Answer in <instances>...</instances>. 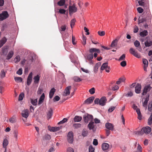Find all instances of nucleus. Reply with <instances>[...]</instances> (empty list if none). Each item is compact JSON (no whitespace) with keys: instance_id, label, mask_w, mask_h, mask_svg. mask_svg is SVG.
Returning a JSON list of instances; mask_svg holds the SVG:
<instances>
[{"instance_id":"1","label":"nucleus","mask_w":152,"mask_h":152,"mask_svg":"<svg viewBox=\"0 0 152 152\" xmlns=\"http://www.w3.org/2000/svg\"><path fill=\"white\" fill-rule=\"evenodd\" d=\"M151 131V128L148 126H147L143 128L141 131L139 132L138 134H142L143 133V132L146 134H149Z\"/></svg>"},{"instance_id":"2","label":"nucleus","mask_w":152,"mask_h":152,"mask_svg":"<svg viewBox=\"0 0 152 152\" xmlns=\"http://www.w3.org/2000/svg\"><path fill=\"white\" fill-rule=\"evenodd\" d=\"M77 11V8L76 7L75 4H73L72 6H69V11L70 15H72L73 13L76 12Z\"/></svg>"},{"instance_id":"3","label":"nucleus","mask_w":152,"mask_h":152,"mask_svg":"<svg viewBox=\"0 0 152 152\" xmlns=\"http://www.w3.org/2000/svg\"><path fill=\"white\" fill-rule=\"evenodd\" d=\"M9 15L7 11H3L0 14V21H2L8 17Z\"/></svg>"},{"instance_id":"4","label":"nucleus","mask_w":152,"mask_h":152,"mask_svg":"<svg viewBox=\"0 0 152 152\" xmlns=\"http://www.w3.org/2000/svg\"><path fill=\"white\" fill-rule=\"evenodd\" d=\"M130 53L135 57L140 58L141 56L136 51L135 49L133 48H131L129 50Z\"/></svg>"},{"instance_id":"5","label":"nucleus","mask_w":152,"mask_h":152,"mask_svg":"<svg viewBox=\"0 0 152 152\" xmlns=\"http://www.w3.org/2000/svg\"><path fill=\"white\" fill-rule=\"evenodd\" d=\"M67 140L69 143H72L73 141V134L72 132H69L67 134Z\"/></svg>"},{"instance_id":"6","label":"nucleus","mask_w":152,"mask_h":152,"mask_svg":"<svg viewBox=\"0 0 152 152\" xmlns=\"http://www.w3.org/2000/svg\"><path fill=\"white\" fill-rule=\"evenodd\" d=\"M108 64L107 63H103L101 67V70H103L105 69L106 72H110V67L108 66Z\"/></svg>"},{"instance_id":"7","label":"nucleus","mask_w":152,"mask_h":152,"mask_svg":"<svg viewBox=\"0 0 152 152\" xmlns=\"http://www.w3.org/2000/svg\"><path fill=\"white\" fill-rule=\"evenodd\" d=\"M90 53H92L95 52L94 54V56L95 58H96L97 56V54L96 53H99L100 52V50L99 49L96 48H91L89 49V50Z\"/></svg>"},{"instance_id":"8","label":"nucleus","mask_w":152,"mask_h":152,"mask_svg":"<svg viewBox=\"0 0 152 152\" xmlns=\"http://www.w3.org/2000/svg\"><path fill=\"white\" fill-rule=\"evenodd\" d=\"M72 86H67L65 89L63 94V95L64 96H66L69 95L70 93V90L71 89Z\"/></svg>"},{"instance_id":"9","label":"nucleus","mask_w":152,"mask_h":152,"mask_svg":"<svg viewBox=\"0 0 152 152\" xmlns=\"http://www.w3.org/2000/svg\"><path fill=\"white\" fill-rule=\"evenodd\" d=\"M93 118V116L91 115H87L86 116L84 117V121L86 123H88L89 121L92 120Z\"/></svg>"},{"instance_id":"10","label":"nucleus","mask_w":152,"mask_h":152,"mask_svg":"<svg viewBox=\"0 0 152 152\" xmlns=\"http://www.w3.org/2000/svg\"><path fill=\"white\" fill-rule=\"evenodd\" d=\"M88 127L90 130L92 129L93 131L94 132L96 130L94 123L93 122H90L88 125Z\"/></svg>"},{"instance_id":"11","label":"nucleus","mask_w":152,"mask_h":152,"mask_svg":"<svg viewBox=\"0 0 152 152\" xmlns=\"http://www.w3.org/2000/svg\"><path fill=\"white\" fill-rule=\"evenodd\" d=\"M151 87L150 86H146L144 88L142 94L143 96L145 95L147 92L151 90Z\"/></svg>"},{"instance_id":"12","label":"nucleus","mask_w":152,"mask_h":152,"mask_svg":"<svg viewBox=\"0 0 152 152\" xmlns=\"http://www.w3.org/2000/svg\"><path fill=\"white\" fill-rule=\"evenodd\" d=\"M100 105L102 106L104 105L107 101V99L106 97L104 96L102 97L100 99Z\"/></svg>"},{"instance_id":"13","label":"nucleus","mask_w":152,"mask_h":152,"mask_svg":"<svg viewBox=\"0 0 152 152\" xmlns=\"http://www.w3.org/2000/svg\"><path fill=\"white\" fill-rule=\"evenodd\" d=\"M141 88V86L140 84L137 83L135 87V92L137 94H140Z\"/></svg>"},{"instance_id":"14","label":"nucleus","mask_w":152,"mask_h":152,"mask_svg":"<svg viewBox=\"0 0 152 152\" xmlns=\"http://www.w3.org/2000/svg\"><path fill=\"white\" fill-rule=\"evenodd\" d=\"M94 99V96H91L86 99L84 103L87 104H90L92 102Z\"/></svg>"},{"instance_id":"15","label":"nucleus","mask_w":152,"mask_h":152,"mask_svg":"<svg viewBox=\"0 0 152 152\" xmlns=\"http://www.w3.org/2000/svg\"><path fill=\"white\" fill-rule=\"evenodd\" d=\"M45 98V95L44 93L42 94L40 96L38 103V104L40 105L44 101V99Z\"/></svg>"},{"instance_id":"16","label":"nucleus","mask_w":152,"mask_h":152,"mask_svg":"<svg viewBox=\"0 0 152 152\" xmlns=\"http://www.w3.org/2000/svg\"><path fill=\"white\" fill-rule=\"evenodd\" d=\"M143 63L144 64V70L146 71H147V67L148 66V62L147 60L146 59H142Z\"/></svg>"},{"instance_id":"17","label":"nucleus","mask_w":152,"mask_h":152,"mask_svg":"<svg viewBox=\"0 0 152 152\" xmlns=\"http://www.w3.org/2000/svg\"><path fill=\"white\" fill-rule=\"evenodd\" d=\"M105 126L107 129L113 130V126L111 124L109 123H107L105 124Z\"/></svg>"},{"instance_id":"18","label":"nucleus","mask_w":152,"mask_h":152,"mask_svg":"<svg viewBox=\"0 0 152 152\" xmlns=\"http://www.w3.org/2000/svg\"><path fill=\"white\" fill-rule=\"evenodd\" d=\"M62 126L52 127V128L50 129V131L51 132H56L60 130L61 129H62Z\"/></svg>"},{"instance_id":"19","label":"nucleus","mask_w":152,"mask_h":152,"mask_svg":"<svg viewBox=\"0 0 152 152\" xmlns=\"http://www.w3.org/2000/svg\"><path fill=\"white\" fill-rule=\"evenodd\" d=\"M56 91V89L54 88L51 89L49 94V97L50 99L52 98Z\"/></svg>"},{"instance_id":"20","label":"nucleus","mask_w":152,"mask_h":152,"mask_svg":"<svg viewBox=\"0 0 152 152\" xmlns=\"http://www.w3.org/2000/svg\"><path fill=\"white\" fill-rule=\"evenodd\" d=\"M102 148L103 151H107L109 148V144L107 143H104L102 145Z\"/></svg>"},{"instance_id":"21","label":"nucleus","mask_w":152,"mask_h":152,"mask_svg":"<svg viewBox=\"0 0 152 152\" xmlns=\"http://www.w3.org/2000/svg\"><path fill=\"white\" fill-rule=\"evenodd\" d=\"M7 39L5 37H3L0 41V48L2 47L6 42Z\"/></svg>"},{"instance_id":"22","label":"nucleus","mask_w":152,"mask_h":152,"mask_svg":"<svg viewBox=\"0 0 152 152\" xmlns=\"http://www.w3.org/2000/svg\"><path fill=\"white\" fill-rule=\"evenodd\" d=\"M132 107L134 110H136L137 114H140V109L137 108V107L135 104H133Z\"/></svg>"},{"instance_id":"23","label":"nucleus","mask_w":152,"mask_h":152,"mask_svg":"<svg viewBox=\"0 0 152 152\" xmlns=\"http://www.w3.org/2000/svg\"><path fill=\"white\" fill-rule=\"evenodd\" d=\"M118 41V40L117 39H115L113 40L111 42L110 45L111 47L112 48H114L117 45Z\"/></svg>"},{"instance_id":"24","label":"nucleus","mask_w":152,"mask_h":152,"mask_svg":"<svg viewBox=\"0 0 152 152\" xmlns=\"http://www.w3.org/2000/svg\"><path fill=\"white\" fill-rule=\"evenodd\" d=\"M51 139V137L50 135L48 134H46L42 137L43 140H49Z\"/></svg>"},{"instance_id":"25","label":"nucleus","mask_w":152,"mask_h":152,"mask_svg":"<svg viewBox=\"0 0 152 152\" xmlns=\"http://www.w3.org/2000/svg\"><path fill=\"white\" fill-rule=\"evenodd\" d=\"M14 54V52L13 51H10L7 55L6 59L9 60L13 56Z\"/></svg>"},{"instance_id":"26","label":"nucleus","mask_w":152,"mask_h":152,"mask_svg":"<svg viewBox=\"0 0 152 152\" xmlns=\"http://www.w3.org/2000/svg\"><path fill=\"white\" fill-rule=\"evenodd\" d=\"M148 34V32L147 30H144V31L141 32L140 34L141 36L144 37L146 36Z\"/></svg>"},{"instance_id":"27","label":"nucleus","mask_w":152,"mask_h":152,"mask_svg":"<svg viewBox=\"0 0 152 152\" xmlns=\"http://www.w3.org/2000/svg\"><path fill=\"white\" fill-rule=\"evenodd\" d=\"M66 0H60L57 2V4L60 6L64 5Z\"/></svg>"},{"instance_id":"28","label":"nucleus","mask_w":152,"mask_h":152,"mask_svg":"<svg viewBox=\"0 0 152 152\" xmlns=\"http://www.w3.org/2000/svg\"><path fill=\"white\" fill-rule=\"evenodd\" d=\"M82 117L78 116H76L74 118V121L75 122L80 121L82 120Z\"/></svg>"},{"instance_id":"29","label":"nucleus","mask_w":152,"mask_h":152,"mask_svg":"<svg viewBox=\"0 0 152 152\" xmlns=\"http://www.w3.org/2000/svg\"><path fill=\"white\" fill-rule=\"evenodd\" d=\"M40 77L38 75H37L34 77V83H38L39 82Z\"/></svg>"},{"instance_id":"30","label":"nucleus","mask_w":152,"mask_h":152,"mask_svg":"<svg viewBox=\"0 0 152 152\" xmlns=\"http://www.w3.org/2000/svg\"><path fill=\"white\" fill-rule=\"evenodd\" d=\"M9 121L12 123H15L16 121V118L15 116H13L12 117L9 119Z\"/></svg>"},{"instance_id":"31","label":"nucleus","mask_w":152,"mask_h":152,"mask_svg":"<svg viewBox=\"0 0 152 152\" xmlns=\"http://www.w3.org/2000/svg\"><path fill=\"white\" fill-rule=\"evenodd\" d=\"M148 124L150 126L152 125V115H150L148 119Z\"/></svg>"},{"instance_id":"32","label":"nucleus","mask_w":152,"mask_h":152,"mask_svg":"<svg viewBox=\"0 0 152 152\" xmlns=\"http://www.w3.org/2000/svg\"><path fill=\"white\" fill-rule=\"evenodd\" d=\"M31 102L33 105L36 106L37 103V99H31Z\"/></svg>"},{"instance_id":"33","label":"nucleus","mask_w":152,"mask_h":152,"mask_svg":"<svg viewBox=\"0 0 152 152\" xmlns=\"http://www.w3.org/2000/svg\"><path fill=\"white\" fill-rule=\"evenodd\" d=\"M149 95L148 96V97L145 98V101L142 103L143 106L144 107H146L147 106L148 102L149 99Z\"/></svg>"},{"instance_id":"34","label":"nucleus","mask_w":152,"mask_h":152,"mask_svg":"<svg viewBox=\"0 0 152 152\" xmlns=\"http://www.w3.org/2000/svg\"><path fill=\"white\" fill-rule=\"evenodd\" d=\"M20 60V56H16L14 59V61L15 62L17 63Z\"/></svg>"},{"instance_id":"35","label":"nucleus","mask_w":152,"mask_h":152,"mask_svg":"<svg viewBox=\"0 0 152 152\" xmlns=\"http://www.w3.org/2000/svg\"><path fill=\"white\" fill-rule=\"evenodd\" d=\"M133 93L130 91L128 92L127 93L124 94V96L127 97H131L133 95Z\"/></svg>"},{"instance_id":"36","label":"nucleus","mask_w":152,"mask_h":152,"mask_svg":"<svg viewBox=\"0 0 152 152\" xmlns=\"http://www.w3.org/2000/svg\"><path fill=\"white\" fill-rule=\"evenodd\" d=\"M145 44L146 47H149L152 45V42L151 41H147L145 42Z\"/></svg>"},{"instance_id":"37","label":"nucleus","mask_w":152,"mask_h":152,"mask_svg":"<svg viewBox=\"0 0 152 152\" xmlns=\"http://www.w3.org/2000/svg\"><path fill=\"white\" fill-rule=\"evenodd\" d=\"M15 81L18 82H21L22 81V79L20 77H15L14 78Z\"/></svg>"},{"instance_id":"38","label":"nucleus","mask_w":152,"mask_h":152,"mask_svg":"<svg viewBox=\"0 0 152 152\" xmlns=\"http://www.w3.org/2000/svg\"><path fill=\"white\" fill-rule=\"evenodd\" d=\"M8 144V142L7 140L6 139L4 140L3 142V147L5 148L7 146Z\"/></svg>"},{"instance_id":"39","label":"nucleus","mask_w":152,"mask_h":152,"mask_svg":"<svg viewBox=\"0 0 152 152\" xmlns=\"http://www.w3.org/2000/svg\"><path fill=\"white\" fill-rule=\"evenodd\" d=\"M76 20L75 19H72L70 22V26L72 28L74 26Z\"/></svg>"},{"instance_id":"40","label":"nucleus","mask_w":152,"mask_h":152,"mask_svg":"<svg viewBox=\"0 0 152 152\" xmlns=\"http://www.w3.org/2000/svg\"><path fill=\"white\" fill-rule=\"evenodd\" d=\"M100 63H97L95 66L94 67V71L95 73H96L98 71V69L99 67L100 66Z\"/></svg>"},{"instance_id":"41","label":"nucleus","mask_w":152,"mask_h":152,"mask_svg":"<svg viewBox=\"0 0 152 152\" xmlns=\"http://www.w3.org/2000/svg\"><path fill=\"white\" fill-rule=\"evenodd\" d=\"M43 91V89L42 88L40 87H39L37 92V94L38 95H40L41 94Z\"/></svg>"},{"instance_id":"42","label":"nucleus","mask_w":152,"mask_h":152,"mask_svg":"<svg viewBox=\"0 0 152 152\" xmlns=\"http://www.w3.org/2000/svg\"><path fill=\"white\" fill-rule=\"evenodd\" d=\"M81 124H73V126L75 129H78L81 127Z\"/></svg>"},{"instance_id":"43","label":"nucleus","mask_w":152,"mask_h":152,"mask_svg":"<svg viewBox=\"0 0 152 152\" xmlns=\"http://www.w3.org/2000/svg\"><path fill=\"white\" fill-rule=\"evenodd\" d=\"M18 132L17 131L15 130L13 132V134L14 137L16 139V140H17L18 139Z\"/></svg>"},{"instance_id":"44","label":"nucleus","mask_w":152,"mask_h":152,"mask_svg":"<svg viewBox=\"0 0 152 152\" xmlns=\"http://www.w3.org/2000/svg\"><path fill=\"white\" fill-rule=\"evenodd\" d=\"M134 46L136 47H140V42L137 40H136L134 43Z\"/></svg>"},{"instance_id":"45","label":"nucleus","mask_w":152,"mask_h":152,"mask_svg":"<svg viewBox=\"0 0 152 152\" xmlns=\"http://www.w3.org/2000/svg\"><path fill=\"white\" fill-rule=\"evenodd\" d=\"M148 110L150 112H152V101L148 105Z\"/></svg>"},{"instance_id":"46","label":"nucleus","mask_w":152,"mask_h":152,"mask_svg":"<svg viewBox=\"0 0 152 152\" xmlns=\"http://www.w3.org/2000/svg\"><path fill=\"white\" fill-rule=\"evenodd\" d=\"M89 92L91 94H93L95 93V89L94 88H92L89 90Z\"/></svg>"},{"instance_id":"47","label":"nucleus","mask_w":152,"mask_h":152,"mask_svg":"<svg viewBox=\"0 0 152 152\" xmlns=\"http://www.w3.org/2000/svg\"><path fill=\"white\" fill-rule=\"evenodd\" d=\"M88 132L85 130H83L82 133V135L83 137L86 136L88 134Z\"/></svg>"},{"instance_id":"48","label":"nucleus","mask_w":152,"mask_h":152,"mask_svg":"<svg viewBox=\"0 0 152 152\" xmlns=\"http://www.w3.org/2000/svg\"><path fill=\"white\" fill-rule=\"evenodd\" d=\"M67 119L66 118H64L63 120L60 121L58 123V124H63L67 121Z\"/></svg>"},{"instance_id":"49","label":"nucleus","mask_w":152,"mask_h":152,"mask_svg":"<svg viewBox=\"0 0 152 152\" xmlns=\"http://www.w3.org/2000/svg\"><path fill=\"white\" fill-rule=\"evenodd\" d=\"M74 80L75 81L77 82H79L81 81V80L79 77L75 76L74 77Z\"/></svg>"},{"instance_id":"50","label":"nucleus","mask_w":152,"mask_h":152,"mask_svg":"<svg viewBox=\"0 0 152 152\" xmlns=\"http://www.w3.org/2000/svg\"><path fill=\"white\" fill-rule=\"evenodd\" d=\"M24 96V94L23 93L20 94L19 96L18 100L19 101H21L23 100Z\"/></svg>"},{"instance_id":"51","label":"nucleus","mask_w":152,"mask_h":152,"mask_svg":"<svg viewBox=\"0 0 152 152\" xmlns=\"http://www.w3.org/2000/svg\"><path fill=\"white\" fill-rule=\"evenodd\" d=\"M125 58V55L123 54L119 58L118 60L119 61L124 60Z\"/></svg>"},{"instance_id":"52","label":"nucleus","mask_w":152,"mask_h":152,"mask_svg":"<svg viewBox=\"0 0 152 152\" xmlns=\"http://www.w3.org/2000/svg\"><path fill=\"white\" fill-rule=\"evenodd\" d=\"M98 34L99 36H103L105 35V32L104 31H98Z\"/></svg>"},{"instance_id":"53","label":"nucleus","mask_w":152,"mask_h":152,"mask_svg":"<svg viewBox=\"0 0 152 152\" xmlns=\"http://www.w3.org/2000/svg\"><path fill=\"white\" fill-rule=\"evenodd\" d=\"M89 152H94V148L92 145H90L89 147Z\"/></svg>"},{"instance_id":"54","label":"nucleus","mask_w":152,"mask_h":152,"mask_svg":"<svg viewBox=\"0 0 152 152\" xmlns=\"http://www.w3.org/2000/svg\"><path fill=\"white\" fill-rule=\"evenodd\" d=\"M66 10L64 9H60L59 10L58 12L61 14H64Z\"/></svg>"},{"instance_id":"55","label":"nucleus","mask_w":152,"mask_h":152,"mask_svg":"<svg viewBox=\"0 0 152 152\" xmlns=\"http://www.w3.org/2000/svg\"><path fill=\"white\" fill-rule=\"evenodd\" d=\"M122 67H124L126 65V61H124L120 63Z\"/></svg>"},{"instance_id":"56","label":"nucleus","mask_w":152,"mask_h":152,"mask_svg":"<svg viewBox=\"0 0 152 152\" xmlns=\"http://www.w3.org/2000/svg\"><path fill=\"white\" fill-rule=\"evenodd\" d=\"M23 73V70L21 68L19 69V70L17 72V73L20 75H21Z\"/></svg>"},{"instance_id":"57","label":"nucleus","mask_w":152,"mask_h":152,"mask_svg":"<svg viewBox=\"0 0 152 152\" xmlns=\"http://www.w3.org/2000/svg\"><path fill=\"white\" fill-rule=\"evenodd\" d=\"M60 99V97L58 96H56L54 97L53 99V100L54 102H55L59 101Z\"/></svg>"},{"instance_id":"58","label":"nucleus","mask_w":152,"mask_h":152,"mask_svg":"<svg viewBox=\"0 0 152 152\" xmlns=\"http://www.w3.org/2000/svg\"><path fill=\"white\" fill-rule=\"evenodd\" d=\"M100 99L98 98H96L94 100V102L95 104H99L100 105Z\"/></svg>"},{"instance_id":"59","label":"nucleus","mask_w":152,"mask_h":152,"mask_svg":"<svg viewBox=\"0 0 152 152\" xmlns=\"http://www.w3.org/2000/svg\"><path fill=\"white\" fill-rule=\"evenodd\" d=\"M5 73L3 70L1 71V78H3L5 76Z\"/></svg>"},{"instance_id":"60","label":"nucleus","mask_w":152,"mask_h":152,"mask_svg":"<svg viewBox=\"0 0 152 152\" xmlns=\"http://www.w3.org/2000/svg\"><path fill=\"white\" fill-rule=\"evenodd\" d=\"M115 108V107L114 106H112L110 107L108 110V111L109 113H111L112 112Z\"/></svg>"},{"instance_id":"61","label":"nucleus","mask_w":152,"mask_h":152,"mask_svg":"<svg viewBox=\"0 0 152 152\" xmlns=\"http://www.w3.org/2000/svg\"><path fill=\"white\" fill-rule=\"evenodd\" d=\"M93 58V55L92 53L89 54L88 56V59L89 60H91Z\"/></svg>"},{"instance_id":"62","label":"nucleus","mask_w":152,"mask_h":152,"mask_svg":"<svg viewBox=\"0 0 152 152\" xmlns=\"http://www.w3.org/2000/svg\"><path fill=\"white\" fill-rule=\"evenodd\" d=\"M86 37L85 36H83V44L84 45H85L86 44Z\"/></svg>"},{"instance_id":"63","label":"nucleus","mask_w":152,"mask_h":152,"mask_svg":"<svg viewBox=\"0 0 152 152\" xmlns=\"http://www.w3.org/2000/svg\"><path fill=\"white\" fill-rule=\"evenodd\" d=\"M137 10L140 13H142L143 11V9L140 7L137 8Z\"/></svg>"},{"instance_id":"64","label":"nucleus","mask_w":152,"mask_h":152,"mask_svg":"<svg viewBox=\"0 0 152 152\" xmlns=\"http://www.w3.org/2000/svg\"><path fill=\"white\" fill-rule=\"evenodd\" d=\"M67 152H74V150L71 147H69L67 148Z\"/></svg>"}]
</instances>
